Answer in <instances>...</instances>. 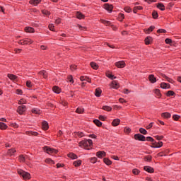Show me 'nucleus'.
Here are the masks:
<instances>
[{"mask_svg": "<svg viewBox=\"0 0 181 181\" xmlns=\"http://www.w3.org/2000/svg\"><path fill=\"white\" fill-rule=\"evenodd\" d=\"M16 94H18V95H22V94H23V91L21 89H17Z\"/></svg>", "mask_w": 181, "mask_h": 181, "instance_id": "61", "label": "nucleus"}, {"mask_svg": "<svg viewBox=\"0 0 181 181\" xmlns=\"http://www.w3.org/2000/svg\"><path fill=\"white\" fill-rule=\"evenodd\" d=\"M153 29H155V26L151 25L148 29H144V32H145V33H146V35H149V33H151V32L153 31Z\"/></svg>", "mask_w": 181, "mask_h": 181, "instance_id": "18", "label": "nucleus"}, {"mask_svg": "<svg viewBox=\"0 0 181 181\" xmlns=\"http://www.w3.org/2000/svg\"><path fill=\"white\" fill-rule=\"evenodd\" d=\"M68 81H69V83H71V84H73V83H74V81L73 80V76L70 75L68 77Z\"/></svg>", "mask_w": 181, "mask_h": 181, "instance_id": "57", "label": "nucleus"}, {"mask_svg": "<svg viewBox=\"0 0 181 181\" xmlns=\"http://www.w3.org/2000/svg\"><path fill=\"white\" fill-rule=\"evenodd\" d=\"M26 103H27L26 100L23 98L18 100L19 105H24L23 104H26Z\"/></svg>", "mask_w": 181, "mask_h": 181, "instance_id": "38", "label": "nucleus"}, {"mask_svg": "<svg viewBox=\"0 0 181 181\" xmlns=\"http://www.w3.org/2000/svg\"><path fill=\"white\" fill-rule=\"evenodd\" d=\"M144 170H146V172H148V173H153V172H155L153 168L151 166H144Z\"/></svg>", "mask_w": 181, "mask_h": 181, "instance_id": "12", "label": "nucleus"}, {"mask_svg": "<svg viewBox=\"0 0 181 181\" xmlns=\"http://www.w3.org/2000/svg\"><path fill=\"white\" fill-rule=\"evenodd\" d=\"M43 151H44V152H46L49 155H50L52 153H57L59 152V151H57V149L52 148L49 146H44Z\"/></svg>", "mask_w": 181, "mask_h": 181, "instance_id": "4", "label": "nucleus"}, {"mask_svg": "<svg viewBox=\"0 0 181 181\" xmlns=\"http://www.w3.org/2000/svg\"><path fill=\"white\" fill-rule=\"evenodd\" d=\"M167 97H170L175 95V92L173 90H168L166 93Z\"/></svg>", "mask_w": 181, "mask_h": 181, "instance_id": "41", "label": "nucleus"}, {"mask_svg": "<svg viewBox=\"0 0 181 181\" xmlns=\"http://www.w3.org/2000/svg\"><path fill=\"white\" fill-rule=\"evenodd\" d=\"M180 118V115H174L173 116V119H174V121H178Z\"/></svg>", "mask_w": 181, "mask_h": 181, "instance_id": "51", "label": "nucleus"}, {"mask_svg": "<svg viewBox=\"0 0 181 181\" xmlns=\"http://www.w3.org/2000/svg\"><path fill=\"white\" fill-rule=\"evenodd\" d=\"M165 42L167 45H170V43H172V40L170 38H166Z\"/></svg>", "mask_w": 181, "mask_h": 181, "instance_id": "62", "label": "nucleus"}, {"mask_svg": "<svg viewBox=\"0 0 181 181\" xmlns=\"http://www.w3.org/2000/svg\"><path fill=\"white\" fill-rule=\"evenodd\" d=\"M25 111H26V105H19L17 108V112L20 115H23V113L25 112Z\"/></svg>", "mask_w": 181, "mask_h": 181, "instance_id": "5", "label": "nucleus"}, {"mask_svg": "<svg viewBox=\"0 0 181 181\" xmlns=\"http://www.w3.org/2000/svg\"><path fill=\"white\" fill-rule=\"evenodd\" d=\"M148 80L150 83H152V84H154V83H156V78L153 74H151L148 76Z\"/></svg>", "mask_w": 181, "mask_h": 181, "instance_id": "13", "label": "nucleus"}, {"mask_svg": "<svg viewBox=\"0 0 181 181\" xmlns=\"http://www.w3.org/2000/svg\"><path fill=\"white\" fill-rule=\"evenodd\" d=\"M27 87H29L30 88L32 87V82L30 81H27L26 82Z\"/></svg>", "mask_w": 181, "mask_h": 181, "instance_id": "63", "label": "nucleus"}, {"mask_svg": "<svg viewBox=\"0 0 181 181\" xmlns=\"http://www.w3.org/2000/svg\"><path fill=\"white\" fill-rule=\"evenodd\" d=\"M39 74H40V76H43V77H44L45 78H47V72L46 71H45V70L40 71L39 72Z\"/></svg>", "mask_w": 181, "mask_h": 181, "instance_id": "29", "label": "nucleus"}, {"mask_svg": "<svg viewBox=\"0 0 181 181\" xmlns=\"http://www.w3.org/2000/svg\"><path fill=\"white\" fill-rule=\"evenodd\" d=\"M153 146H151V148H162L163 146V142L158 141V143L153 142Z\"/></svg>", "mask_w": 181, "mask_h": 181, "instance_id": "10", "label": "nucleus"}, {"mask_svg": "<svg viewBox=\"0 0 181 181\" xmlns=\"http://www.w3.org/2000/svg\"><path fill=\"white\" fill-rule=\"evenodd\" d=\"M107 77H108V78H110V80H114V79L117 78L116 76H114V75H112L111 74H107Z\"/></svg>", "mask_w": 181, "mask_h": 181, "instance_id": "48", "label": "nucleus"}, {"mask_svg": "<svg viewBox=\"0 0 181 181\" xmlns=\"http://www.w3.org/2000/svg\"><path fill=\"white\" fill-rule=\"evenodd\" d=\"M146 141L148 142H153V144L155 142V139H153V138H152L151 136H147L146 137Z\"/></svg>", "mask_w": 181, "mask_h": 181, "instance_id": "49", "label": "nucleus"}, {"mask_svg": "<svg viewBox=\"0 0 181 181\" xmlns=\"http://www.w3.org/2000/svg\"><path fill=\"white\" fill-rule=\"evenodd\" d=\"M52 91H54L55 94H60V88H59V86H54Z\"/></svg>", "mask_w": 181, "mask_h": 181, "instance_id": "26", "label": "nucleus"}, {"mask_svg": "<svg viewBox=\"0 0 181 181\" xmlns=\"http://www.w3.org/2000/svg\"><path fill=\"white\" fill-rule=\"evenodd\" d=\"M101 93H103V91L101 90V89L100 88H96L95 90V97H100L101 96Z\"/></svg>", "mask_w": 181, "mask_h": 181, "instance_id": "27", "label": "nucleus"}, {"mask_svg": "<svg viewBox=\"0 0 181 181\" xmlns=\"http://www.w3.org/2000/svg\"><path fill=\"white\" fill-rule=\"evenodd\" d=\"M73 165L75 166V167H78V166H80V165H81V160H76V161H74V163H73Z\"/></svg>", "mask_w": 181, "mask_h": 181, "instance_id": "34", "label": "nucleus"}, {"mask_svg": "<svg viewBox=\"0 0 181 181\" xmlns=\"http://www.w3.org/2000/svg\"><path fill=\"white\" fill-rule=\"evenodd\" d=\"M146 45H151L152 43V37L148 36L144 40Z\"/></svg>", "mask_w": 181, "mask_h": 181, "instance_id": "21", "label": "nucleus"}, {"mask_svg": "<svg viewBox=\"0 0 181 181\" xmlns=\"http://www.w3.org/2000/svg\"><path fill=\"white\" fill-rule=\"evenodd\" d=\"M93 146V140L91 139H85L81 141L79 143V146H84V148H87L88 146Z\"/></svg>", "mask_w": 181, "mask_h": 181, "instance_id": "2", "label": "nucleus"}, {"mask_svg": "<svg viewBox=\"0 0 181 181\" xmlns=\"http://www.w3.org/2000/svg\"><path fill=\"white\" fill-rule=\"evenodd\" d=\"M104 163H105V165H110L112 163V162H111L108 158H104Z\"/></svg>", "mask_w": 181, "mask_h": 181, "instance_id": "42", "label": "nucleus"}, {"mask_svg": "<svg viewBox=\"0 0 181 181\" xmlns=\"http://www.w3.org/2000/svg\"><path fill=\"white\" fill-rule=\"evenodd\" d=\"M161 117H162L163 118H166V119H168V118H170V117H172V115H170V113L166 112L162 113V114H161Z\"/></svg>", "mask_w": 181, "mask_h": 181, "instance_id": "20", "label": "nucleus"}, {"mask_svg": "<svg viewBox=\"0 0 181 181\" xmlns=\"http://www.w3.org/2000/svg\"><path fill=\"white\" fill-rule=\"evenodd\" d=\"M152 16H153V19H157V18L159 16V15L158 14V12L154 11L152 13Z\"/></svg>", "mask_w": 181, "mask_h": 181, "instance_id": "45", "label": "nucleus"}, {"mask_svg": "<svg viewBox=\"0 0 181 181\" xmlns=\"http://www.w3.org/2000/svg\"><path fill=\"white\" fill-rule=\"evenodd\" d=\"M157 8L160 9V11H165V5H163V4L162 3H159L157 5Z\"/></svg>", "mask_w": 181, "mask_h": 181, "instance_id": "32", "label": "nucleus"}, {"mask_svg": "<svg viewBox=\"0 0 181 181\" xmlns=\"http://www.w3.org/2000/svg\"><path fill=\"white\" fill-rule=\"evenodd\" d=\"M42 127L44 131H47V129H49V123H47L46 121H43L42 123Z\"/></svg>", "mask_w": 181, "mask_h": 181, "instance_id": "16", "label": "nucleus"}, {"mask_svg": "<svg viewBox=\"0 0 181 181\" xmlns=\"http://www.w3.org/2000/svg\"><path fill=\"white\" fill-rule=\"evenodd\" d=\"M76 112H77V114H83V112H84V109L83 107H78L76 110Z\"/></svg>", "mask_w": 181, "mask_h": 181, "instance_id": "35", "label": "nucleus"}, {"mask_svg": "<svg viewBox=\"0 0 181 181\" xmlns=\"http://www.w3.org/2000/svg\"><path fill=\"white\" fill-rule=\"evenodd\" d=\"M15 152H16V150L15 148L8 149L7 151V155H8L9 156H12L13 153H15Z\"/></svg>", "mask_w": 181, "mask_h": 181, "instance_id": "23", "label": "nucleus"}, {"mask_svg": "<svg viewBox=\"0 0 181 181\" xmlns=\"http://www.w3.org/2000/svg\"><path fill=\"white\" fill-rule=\"evenodd\" d=\"M115 65L118 69H124V67H125V66H127L124 61H119V62L115 63Z\"/></svg>", "mask_w": 181, "mask_h": 181, "instance_id": "7", "label": "nucleus"}, {"mask_svg": "<svg viewBox=\"0 0 181 181\" xmlns=\"http://www.w3.org/2000/svg\"><path fill=\"white\" fill-rule=\"evenodd\" d=\"M90 66L92 69H93V70H98V64H97L95 62H90Z\"/></svg>", "mask_w": 181, "mask_h": 181, "instance_id": "30", "label": "nucleus"}, {"mask_svg": "<svg viewBox=\"0 0 181 181\" xmlns=\"http://www.w3.org/2000/svg\"><path fill=\"white\" fill-rule=\"evenodd\" d=\"M8 78H10V80H12L13 81L18 78V76H16V75H13L12 74H8Z\"/></svg>", "mask_w": 181, "mask_h": 181, "instance_id": "28", "label": "nucleus"}, {"mask_svg": "<svg viewBox=\"0 0 181 181\" xmlns=\"http://www.w3.org/2000/svg\"><path fill=\"white\" fill-rule=\"evenodd\" d=\"M42 13L46 16H49V15H50V11L47 10H42Z\"/></svg>", "mask_w": 181, "mask_h": 181, "instance_id": "44", "label": "nucleus"}, {"mask_svg": "<svg viewBox=\"0 0 181 181\" xmlns=\"http://www.w3.org/2000/svg\"><path fill=\"white\" fill-rule=\"evenodd\" d=\"M111 88H115V90L119 88V83L117 82L116 81H112L110 84Z\"/></svg>", "mask_w": 181, "mask_h": 181, "instance_id": "9", "label": "nucleus"}, {"mask_svg": "<svg viewBox=\"0 0 181 181\" xmlns=\"http://www.w3.org/2000/svg\"><path fill=\"white\" fill-rule=\"evenodd\" d=\"M121 122V119H115L112 122V127H118V124Z\"/></svg>", "mask_w": 181, "mask_h": 181, "instance_id": "19", "label": "nucleus"}, {"mask_svg": "<svg viewBox=\"0 0 181 181\" xmlns=\"http://www.w3.org/2000/svg\"><path fill=\"white\" fill-rule=\"evenodd\" d=\"M32 112H33V114H37V115H39V114H40V110H37L36 108H33V109H32Z\"/></svg>", "mask_w": 181, "mask_h": 181, "instance_id": "46", "label": "nucleus"}, {"mask_svg": "<svg viewBox=\"0 0 181 181\" xmlns=\"http://www.w3.org/2000/svg\"><path fill=\"white\" fill-rule=\"evenodd\" d=\"M125 134H129L131 132V128L126 127L124 129Z\"/></svg>", "mask_w": 181, "mask_h": 181, "instance_id": "52", "label": "nucleus"}, {"mask_svg": "<svg viewBox=\"0 0 181 181\" xmlns=\"http://www.w3.org/2000/svg\"><path fill=\"white\" fill-rule=\"evenodd\" d=\"M8 129V125L6 124L0 122V129Z\"/></svg>", "mask_w": 181, "mask_h": 181, "instance_id": "31", "label": "nucleus"}, {"mask_svg": "<svg viewBox=\"0 0 181 181\" xmlns=\"http://www.w3.org/2000/svg\"><path fill=\"white\" fill-rule=\"evenodd\" d=\"M48 28H49V30H52V32H54V25L49 24Z\"/></svg>", "mask_w": 181, "mask_h": 181, "instance_id": "56", "label": "nucleus"}, {"mask_svg": "<svg viewBox=\"0 0 181 181\" xmlns=\"http://www.w3.org/2000/svg\"><path fill=\"white\" fill-rule=\"evenodd\" d=\"M157 33H166V30L165 29H158Z\"/></svg>", "mask_w": 181, "mask_h": 181, "instance_id": "59", "label": "nucleus"}, {"mask_svg": "<svg viewBox=\"0 0 181 181\" xmlns=\"http://www.w3.org/2000/svg\"><path fill=\"white\" fill-rule=\"evenodd\" d=\"M18 173L20 175V176L23 177V179L24 180H29L30 179V173L24 171L23 170H18Z\"/></svg>", "mask_w": 181, "mask_h": 181, "instance_id": "1", "label": "nucleus"}, {"mask_svg": "<svg viewBox=\"0 0 181 181\" xmlns=\"http://www.w3.org/2000/svg\"><path fill=\"white\" fill-rule=\"evenodd\" d=\"M18 159L20 162H25V159H26V158L23 156V155H21Z\"/></svg>", "mask_w": 181, "mask_h": 181, "instance_id": "53", "label": "nucleus"}, {"mask_svg": "<svg viewBox=\"0 0 181 181\" xmlns=\"http://www.w3.org/2000/svg\"><path fill=\"white\" fill-rule=\"evenodd\" d=\"M90 162H91L92 163H97V158H95V157L92 158L90 159Z\"/></svg>", "mask_w": 181, "mask_h": 181, "instance_id": "64", "label": "nucleus"}, {"mask_svg": "<svg viewBox=\"0 0 181 181\" xmlns=\"http://www.w3.org/2000/svg\"><path fill=\"white\" fill-rule=\"evenodd\" d=\"M68 158H70L71 159H77V155L74 153H70L68 154Z\"/></svg>", "mask_w": 181, "mask_h": 181, "instance_id": "33", "label": "nucleus"}, {"mask_svg": "<svg viewBox=\"0 0 181 181\" xmlns=\"http://www.w3.org/2000/svg\"><path fill=\"white\" fill-rule=\"evenodd\" d=\"M25 31L27 33H35V28H33L32 27H25Z\"/></svg>", "mask_w": 181, "mask_h": 181, "instance_id": "17", "label": "nucleus"}, {"mask_svg": "<svg viewBox=\"0 0 181 181\" xmlns=\"http://www.w3.org/2000/svg\"><path fill=\"white\" fill-rule=\"evenodd\" d=\"M162 77L163 78H165V80L168 81V83H171L172 84H173V79L168 77V76H166L165 74H162Z\"/></svg>", "mask_w": 181, "mask_h": 181, "instance_id": "22", "label": "nucleus"}, {"mask_svg": "<svg viewBox=\"0 0 181 181\" xmlns=\"http://www.w3.org/2000/svg\"><path fill=\"white\" fill-rule=\"evenodd\" d=\"M33 43V40L30 38H24L18 42V45H21L22 46H25V45H32Z\"/></svg>", "mask_w": 181, "mask_h": 181, "instance_id": "3", "label": "nucleus"}, {"mask_svg": "<svg viewBox=\"0 0 181 181\" xmlns=\"http://www.w3.org/2000/svg\"><path fill=\"white\" fill-rule=\"evenodd\" d=\"M139 132L140 134H143V135H146V134H148V132L146 131V129L142 127L139 129Z\"/></svg>", "mask_w": 181, "mask_h": 181, "instance_id": "40", "label": "nucleus"}, {"mask_svg": "<svg viewBox=\"0 0 181 181\" xmlns=\"http://www.w3.org/2000/svg\"><path fill=\"white\" fill-rule=\"evenodd\" d=\"M28 134L30 135H33V136H37V135H39V134L36 132H28Z\"/></svg>", "mask_w": 181, "mask_h": 181, "instance_id": "55", "label": "nucleus"}, {"mask_svg": "<svg viewBox=\"0 0 181 181\" xmlns=\"http://www.w3.org/2000/svg\"><path fill=\"white\" fill-rule=\"evenodd\" d=\"M77 28H78V29H80V30H86L87 29L86 27H83L80 24L77 25Z\"/></svg>", "mask_w": 181, "mask_h": 181, "instance_id": "58", "label": "nucleus"}, {"mask_svg": "<svg viewBox=\"0 0 181 181\" xmlns=\"http://www.w3.org/2000/svg\"><path fill=\"white\" fill-rule=\"evenodd\" d=\"M100 21H101V23H103V25H105L106 26L111 25V22L108 21L101 19Z\"/></svg>", "mask_w": 181, "mask_h": 181, "instance_id": "37", "label": "nucleus"}, {"mask_svg": "<svg viewBox=\"0 0 181 181\" xmlns=\"http://www.w3.org/2000/svg\"><path fill=\"white\" fill-rule=\"evenodd\" d=\"M46 163H50L51 165H54V161L52 158H47L45 160Z\"/></svg>", "mask_w": 181, "mask_h": 181, "instance_id": "43", "label": "nucleus"}, {"mask_svg": "<svg viewBox=\"0 0 181 181\" xmlns=\"http://www.w3.org/2000/svg\"><path fill=\"white\" fill-rule=\"evenodd\" d=\"M125 12H127V13H130V12H132V9L129 7H126L124 8Z\"/></svg>", "mask_w": 181, "mask_h": 181, "instance_id": "60", "label": "nucleus"}, {"mask_svg": "<svg viewBox=\"0 0 181 181\" xmlns=\"http://www.w3.org/2000/svg\"><path fill=\"white\" fill-rule=\"evenodd\" d=\"M93 122L95 125H97V127H101V125H103V122H101L100 120L98 119H94Z\"/></svg>", "mask_w": 181, "mask_h": 181, "instance_id": "36", "label": "nucleus"}, {"mask_svg": "<svg viewBox=\"0 0 181 181\" xmlns=\"http://www.w3.org/2000/svg\"><path fill=\"white\" fill-rule=\"evenodd\" d=\"M103 110H104L105 111H112V107H111V106H103Z\"/></svg>", "mask_w": 181, "mask_h": 181, "instance_id": "39", "label": "nucleus"}, {"mask_svg": "<svg viewBox=\"0 0 181 181\" xmlns=\"http://www.w3.org/2000/svg\"><path fill=\"white\" fill-rule=\"evenodd\" d=\"M40 2H42V0H30L29 1L30 5H34V6H37Z\"/></svg>", "mask_w": 181, "mask_h": 181, "instance_id": "14", "label": "nucleus"}, {"mask_svg": "<svg viewBox=\"0 0 181 181\" xmlns=\"http://www.w3.org/2000/svg\"><path fill=\"white\" fill-rule=\"evenodd\" d=\"M124 18H125V16L124 15V13H120L119 14V21H124Z\"/></svg>", "mask_w": 181, "mask_h": 181, "instance_id": "54", "label": "nucleus"}, {"mask_svg": "<svg viewBox=\"0 0 181 181\" xmlns=\"http://www.w3.org/2000/svg\"><path fill=\"white\" fill-rule=\"evenodd\" d=\"M160 88H163V90H168L170 88V84L163 82L160 83Z\"/></svg>", "mask_w": 181, "mask_h": 181, "instance_id": "11", "label": "nucleus"}, {"mask_svg": "<svg viewBox=\"0 0 181 181\" xmlns=\"http://www.w3.org/2000/svg\"><path fill=\"white\" fill-rule=\"evenodd\" d=\"M144 160H146V162H151V160H152V156H147L145 157Z\"/></svg>", "mask_w": 181, "mask_h": 181, "instance_id": "50", "label": "nucleus"}, {"mask_svg": "<svg viewBox=\"0 0 181 181\" xmlns=\"http://www.w3.org/2000/svg\"><path fill=\"white\" fill-rule=\"evenodd\" d=\"M132 173L133 175H139V173H141V171L136 168H134L132 170Z\"/></svg>", "mask_w": 181, "mask_h": 181, "instance_id": "47", "label": "nucleus"}, {"mask_svg": "<svg viewBox=\"0 0 181 181\" xmlns=\"http://www.w3.org/2000/svg\"><path fill=\"white\" fill-rule=\"evenodd\" d=\"M153 93H155L158 98H160L162 97V93H160V90L159 89H154Z\"/></svg>", "mask_w": 181, "mask_h": 181, "instance_id": "24", "label": "nucleus"}, {"mask_svg": "<svg viewBox=\"0 0 181 181\" xmlns=\"http://www.w3.org/2000/svg\"><path fill=\"white\" fill-rule=\"evenodd\" d=\"M104 8L106 11H107V12H109V13H111L112 12V9H114V6H112V4H105L104 5Z\"/></svg>", "mask_w": 181, "mask_h": 181, "instance_id": "8", "label": "nucleus"}, {"mask_svg": "<svg viewBox=\"0 0 181 181\" xmlns=\"http://www.w3.org/2000/svg\"><path fill=\"white\" fill-rule=\"evenodd\" d=\"M106 153L105 151H98L96 153V156H98L100 159H102V158H104V156H105Z\"/></svg>", "mask_w": 181, "mask_h": 181, "instance_id": "15", "label": "nucleus"}, {"mask_svg": "<svg viewBox=\"0 0 181 181\" xmlns=\"http://www.w3.org/2000/svg\"><path fill=\"white\" fill-rule=\"evenodd\" d=\"M76 18L78 19H84L85 16L83 13H81V12L78 11L76 12Z\"/></svg>", "mask_w": 181, "mask_h": 181, "instance_id": "25", "label": "nucleus"}, {"mask_svg": "<svg viewBox=\"0 0 181 181\" xmlns=\"http://www.w3.org/2000/svg\"><path fill=\"white\" fill-rule=\"evenodd\" d=\"M134 139H136V141H141L142 142H145V141H146L145 136L141 134H134Z\"/></svg>", "mask_w": 181, "mask_h": 181, "instance_id": "6", "label": "nucleus"}]
</instances>
